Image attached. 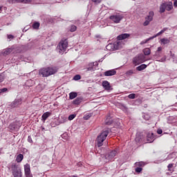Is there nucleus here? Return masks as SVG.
I'll return each mask as SVG.
<instances>
[{
  "label": "nucleus",
  "instance_id": "nucleus-6",
  "mask_svg": "<svg viewBox=\"0 0 177 177\" xmlns=\"http://www.w3.org/2000/svg\"><path fill=\"white\" fill-rule=\"evenodd\" d=\"M110 20L115 23V24H118L124 19V15L117 12L109 17Z\"/></svg>",
  "mask_w": 177,
  "mask_h": 177
},
{
  "label": "nucleus",
  "instance_id": "nucleus-51",
  "mask_svg": "<svg viewBox=\"0 0 177 177\" xmlns=\"http://www.w3.org/2000/svg\"><path fill=\"white\" fill-rule=\"evenodd\" d=\"M172 167H174V164H169V165L167 166L169 169H171V168H172Z\"/></svg>",
  "mask_w": 177,
  "mask_h": 177
},
{
  "label": "nucleus",
  "instance_id": "nucleus-4",
  "mask_svg": "<svg viewBox=\"0 0 177 177\" xmlns=\"http://www.w3.org/2000/svg\"><path fill=\"white\" fill-rule=\"evenodd\" d=\"M67 46H68V41H67V39L62 40L57 46L59 53L63 55V53L67 50Z\"/></svg>",
  "mask_w": 177,
  "mask_h": 177
},
{
  "label": "nucleus",
  "instance_id": "nucleus-52",
  "mask_svg": "<svg viewBox=\"0 0 177 177\" xmlns=\"http://www.w3.org/2000/svg\"><path fill=\"white\" fill-rule=\"evenodd\" d=\"M93 64H94V67H96L99 65V64L97 63V62H91Z\"/></svg>",
  "mask_w": 177,
  "mask_h": 177
},
{
  "label": "nucleus",
  "instance_id": "nucleus-48",
  "mask_svg": "<svg viewBox=\"0 0 177 177\" xmlns=\"http://www.w3.org/2000/svg\"><path fill=\"white\" fill-rule=\"evenodd\" d=\"M8 39H13V38H15V37L12 35H8Z\"/></svg>",
  "mask_w": 177,
  "mask_h": 177
},
{
  "label": "nucleus",
  "instance_id": "nucleus-23",
  "mask_svg": "<svg viewBox=\"0 0 177 177\" xmlns=\"http://www.w3.org/2000/svg\"><path fill=\"white\" fill-rule=\"evenodd\" d=\"M173 8L174 6H172V2H166V10H168V12H169V10H171Z\"/></svg>",
  "mask_w": 177,
  "mask_h": 177
},
{
  "label": "nucleus",
  "instance_id": "nucleus-7",
  "mask_svg": "<svg viewBox=\"0 0 177 177\" xmlns=\"http://www.w3.org/2000/svg\"><path fill=\"white\" fill-rule=\"evenodd\" d=\"M143 62H145V59L142 55H138L133 59V64L135 66H139V64H141V63Z\"/></svg>",
  "mask_w": 177,
  "mask_h": 177
},
{
  "label": "nucleus",
  "instance_id": "nucleus-11",
  "mask_svg": "<svg viewBox=\"0 0 177 177\" xmlns=\"http://www.w3.org/2000/svg\"><path fill=\"white\" fill-rule=\"evenodd\" d=\"M117 156V151L114 150L111 151L106 156V158L108 161H111Z\"/></svg>",
  "mask_w": 177,
  "mask_h": 177
},
{
  "label": "nucleus",
  "instance_id": "nucleus-40",
  "mask_svg": "<svg viewBox=\"0 0 177 177\" xmlns=\"http://www.w3.org/2000/svg\"><path fill=\"white\" fill-rule=\"evenodd\" d=\"M143 169L142 167H136L135 171L137 172V174H140V171H142Z\"/></svg>",
  "mask_w": 177,
  "mask_h": 177
},
{
  "label": "nucleus",
  "instance_id": "nucleus-22",
  "mask_svg": "<svg viewBox=\"0 0 177 177\" xmlns=\"http://www.w3.org/2000/svg\"><path fill=\"white\" fill-rule=\"evenodd\" d=\"M166 30H168V28H164L159 32H158L156 35H155L154 36H152L153 39H154V38H157V37L161 35V34H163V32H165Z\"/></svg>",
  "mask_w": 177,
  "mask_h": 177
},
{
  "label": "nucleus",
  "instance_id": "nucleus-29",
  "mask_svg": "<svg viewBox=\"0 0 177 177\" xmlns=\"http://www.w3.org/2000/svg\"><path fill=\"white\" fill-rule=\"evenodd\" d=\"M31 0H12V3H15L16 2L20 3L24 2V3H28V2H30Z\"/></svg>",
  "mask_w": 177,
  "mask_h": 177
},
{
  "label": "nucleus",
  "instance_id": "nucleus-17",
  "mask_svg": "<svg viewBox=\"0 0 177 177\" xmlns=\"http://www.w3.org/2000/svg\"><path fill=\"white\" fill-rule=\"evenodd\" d=\"M96 70V67H95V64L90 63L88 64V67L86 68V71H95Z\"/></svg>",
  "mask_w": 177,
  "mask_h": 177
},
{
  "label": "nucleus",
  "instance_id": "nucleus-1",
  "mask_svg": "<svg viewBox=\"0 0 177 177\" xmlns=\"http://www.w3.org/2000/svg\"><path fill=\"white\" fill-rule=\"evenodd\" d=\"M57 70L58 69L56 67L43 68L39 70V75H42V77H49V75L56 74Z\"/></svg>",
  "mask_w": 177,
  "mask_h": 177
},
{
  "label": "nucleus",
  "instance_id": "nucleus-9",
  "mask_svg": "<svg viewBox=\"0 0 177 177\" xmlns=\"http://www.w3.org/2000/svg\"><path fill=\"white\" fill-rule=\"evenodd\" d=\"M20 127H21L20 122L15 121L11 123L8 128L10 131H19V129H20Z\"/></svg>",
  "mask_w": 177,
  "mask_h": 177
},
{
  "label": "nucleus",
  "instance_id": "nucleus-34",
  "mask_svg": "<svg viewBox=\"0 0 177 177\" xmlns=\"http://www.w3.org/2000/svg\"><path fill=\"white\" fill-rule=\"evenodd\" d=\"M92 117V114H91V113H86V115H84V120H88V119H89L90 118H91Z\"/></svg>",
  "mask_w": 177,
  "mask_h": 177
},
{
  "label": "nucleus",
  "instance_id": "nucleus-42",
  "mask_svg": "<svg viewBox=\"0 0 177 177\" xmlns=\"http://www.w3.org/2000/svg\"><path fill=\"white\" fill-rule=\"evenodd\" d=\"M92 2H94V3H95L96 5H97V3H100L102 2V0H91Z\"/></svg>",
  "mask_w": 177,
  "mask_h": 177
},
{
  "label": "nucleus",
  "instance_id": "nucleus-18",
  "mask_svg": "<svg viewBox=\"0 0 177 177\" xmlns=\"http://www.w3.org/2000/svg\"><path fill=\"white\" fill-rule=\"evenodd\" d=\"M147 140L149 142V143H151L154 139V133H149L147 136Z\"/></svg>",
  "mask_w": 177,
  "mask_h": 177
},
{
  "label": "nucleus",
  "instance_id": "nucleus-19",
  "mask_svg": "<svg viewBox=\"0 0 177 177\" xmlns=\"http://www.w3.org/2000/svg\"><path fill=\"white\" fill-rule=\"evenodd\" d=\"M167 9V3H162L160 6V12L164 13L165 12V10Z\"/></svg>",
  "mask_w": 177,
  "mask_h": 177
},
{
  "label": "nucleus",
  "instance_id": "nucleus-43",
  "mask_svg": "<svg viewBox=\"0 0 177 177\" xmlns=\"http://www.w3.org/2000/svg\"><path fill=\"white\" fill-rule=\"evenodd\" d=\"M7 91H8L7 88H1V89H0V93H3L6 92Z\"/></svg>",
  "mask_w": 177,
  "mask_h": 177
},
{
  "label": "nucleus",
  "instance_id": "nucleus-31",
  "mask_svg": "<svg viewBox=\"0 0 177 177\" xmlns=\"http://www.w3.org/2000/svg\"><path fill=\"white\" fill-rule=\"evenodd\" d=\"M82 102V99L81 97H77L75 100H73V104H80Z\"/></svg>",
  "mask_w": 177,
  "mask_h": 177
},
{
  "label": "nucleus",
  "instance_id": "nucleus-46",
  "mask_svg": "<svg viewBox=\"0 0 177 177\" xmlns=\"http://www.w3.org/2000/svg\"><path fill=\"white\" fill-rule=\"evenodd\" d=\"M166 60H167V57H165L160 59V60H158V62H166Z\"/></svg>",
  "mask_w": 177,
  "mask_h": 177
},
{
  "label": "nucleus",
  "instance_id": "nucleus-21",
  "mask_svg": "<svg viewBox=\"0 0 177 177\" xmlns=\"http://www.w3.org/2000/svg\"><path fill=\"white\" fill-rule=\"evenodd\" d=\"M171 41L168 38H162L160 39V44L162 45H168Z\"/></svg>",
  "mask_w": 177,
  "mask_h": 177
},
{
  "label": "nucleus",
  "instance_id": "nucleus-20",
  "mask_svg": "<svg viewBox=\"0 0 177 177\" xmlns=\"http://www.w3.org/2000/svg\"><path fill=\"white\" fill-rule=\"evenodd\" d=\"M50 115V112H46L44 113L41 116V121L45 122L46 121V119Z\"/></svg>",
  "mask_w": 177,
  "mask_h": 177
},
{
  "label": "nucleus",
  "instance_id": "nucleus-37",
  "mask_svg": "<svg viewBox=\"0 0 177 177\" xmlns=\"http://www.w3.org/2000/svg\"><path fill=\"white\" fill-rule=\"evenodd\" d=\"M162 50V47H158L157 51L156 52L155 56H160V54L158 53V52H161Z\"/></svg>",
  "mask_w": 177,
  "mask_h": 177
},
{
  "label": "nucleus",
  "instance_id": "nucleus-32",
  "mask_svg": "<svg viewBox=\"0 0 177 177\" xmlns=\"http://www.w3.org/2000/svg\"><path fill=\"white\" fill-rule=\"evenodd\" d=\"M39 22H35L32 24V28H34V30H38V28H39Z\"/></svg>",
  "mask_w": 177,
  "mask_h": 177
},
{
  "label": "nucleus",
  "instance_id": "nucleus-38",
  "mask_svg": "<svg viewBox=\"0 0 177 177\" xmlns=\"http://www.w3.org/2000/svg\"><path fill=\"white\" fill-rule=\"evenodd\" d=\"M80 78H81V75H76L74 76L73 80H74L75 81H78V80H80Z\"/></svg>",
  "mask_w": 177,
  "mask_h": 177
},
{
  "label": "nucleus",
  "instance_id": "nucleus-8",
  "mask_svg": "<svg viewBox=\"0 0 177 177\" xmlns=\"http://www.w3.org/2000/svg\"><path fill=\"white\" fill-rule=\"evenodd\" d=\"M153 17H154V12L150 11L149 15L145 17V21L143 23V26H149L150 21H153Z\"/></svg>",
  "mask_w": 177,
  "mask_h": 177
},
{
  "label": "nucleus",
  "instance_id": "nucleus-55",
  "mask_svg": "<svg viewBox=\"0 0 177 177\" xmlns=\"http://www.w3.org/2000/svg\"><path fill=\"white\" fill-rule=\"evenodd\" d=\"M2 10V6H0V12Z\"/></svg>",
  "mask_w": 177,
  "mask_h": 177
},
{
  "label": "nucleus",
  "instance_id": "nucleus-3",
  "mask_svg": "<svg viewBox=\"0 0 177 177\" xmlns=\"http://www.w3.org/2000/svg\"><path fill=\"white\" fill-rule=\"evenodd\" d=\"M11 171L14 177L23 176V172H21V169L17 164H12L11 165Z\"/></svg>",
  "mask_w": 177,
  "mask_h": 177
},
{
  "label": "nucleus",
  "instance_id": "nucleus-24",
  "mask_svg": "<svg viewBox=\"0 0 177 177\" xmlns=\"http://www.w3.org/2000/svg\"><path fill=\"white\" fill-rule=\"evenodd\" d=\"M21 103V99L15 100L12 102V107H17V106H19V104H20Z\"/></svg>",
  "mask_w": 177,
  "mask_h": 177
},
{
  "label": "nucleus",
  "instance_id": "nucleus-39",
  "mask_svg": "<svg viewBox=\"0 0 177 177\" xmlns=\"http://www.w3.org/2000/svg\"><path fill=\"white\" fill-rule=\"evenodd\" d=\"M75 114H72V115H70L68 116V120L69 121H72V120L75 119Z\"/></svg>",
  "mask_w": 177,
  "mask_h": 177
},
{
  "label": "nucleus",
  "instance_id": "nucleus-53",
  "mask_svg": "<svg viewBox=\"0 0 177 177\" xmlns=\"http://www.w3.org/2000/svg\"><path fill=\"white\" fill-rule=\"evenodd\" d=\"M95 38H97V40L99 41V39H100L102 37L100 35H95Z\"/></svg>",
  "mask_w": 177,
  "mask_h": 177
},
{
  "label": "nucleus",
  "instance_id": "nucleus-33",
  "mask_svg": "<svg viewBox=\"0 0 177 177\" xmlns=\"http://www.w3.org/2000/svg\"><path fill=\"white\" fill-rule=\"evenodd\" d=\"M151 39H153L152 37H149V38H148V39L141 41L140 42V45H145V44H147L148 41H151Z\"/></svg>",
  "mask_w": 177,
  "mask_h": 177
},
{
  "label": "nucleus",
  "instance_id": "nucleus-30",
  "mask_svg": "<svg viewBox=\"0 0 177 177\" xmlns=\"http://www.w3.org/2000/svg\"><path fill=\"white\" fill-rule=\"evenodd\" d=\"M136 167H145L146 165V162H136L135 163Z\"/></svg>",
  "mask_w": 177,
  "mask_h": 177
},
{
  "label": "nucleus",
  "instance_id": "nucleus-49",
  "mask_svg": "<svg viewBox=\"0 0 177 177\" xmlns=\"http://www.w3.org/2000/svg\"><path fill=\"white\" fill-rule=\"evenodd\" d=\"M157 133H158V135H161V133H162V130L161 129H158Z\"/></svg>",
  "mask_w": 177,
  "mask_h": 177
},
{
  "label": "nucleus",
  "instance_id": "nucleus-15",
  "mask_svg": "<svg viewBox=\"0 0 177 177\" xmlns=\"http://www.w3.org/2000/svg\"><path fill=\"white\" fill-rule=\"evenodd\" d=\"M12 52H13V48H6L2 51V55H3V56H8V55H10Z\"/></svg>",
  "mask_w": 177,
  "mask_h": 177
},
{
  "label": "nucleus",
  "instance_id": "nucleus-50",
  "mask_svg": "<svg viewBox=\"0 0 177 177\" xmlns=\"http://www.w3.org/2000/svg\"><path fill=\"white\" fill-rule=\"evenodd\" d=\"M3 80H5V78L3 77V75H0V82H3Z\"/></svg>",
  "mask_w": 177,
  "mask_h": 177
},
{
  "label": "nucleus",
  "instance_id": "nucleus-12",
  "mask_svg": "<svg viewBox=\"0 0 177 177\" xmlns=\"http://www.w3.org/2000/svg\"><path fill=\"white\" fill-rule=\"evenodd\" d=\"M115 74H117V71L114 69L104 72L105 77H111L112 75H115Z\"/></svg>",
  "mask_w": 177,
  "mask_h": 177
},
{
  "label": "nucleus",
  "instance_id": "nucleus-47",
  "mask_svg": "<svg viewBox=\"0 0 177 177\" xmlns=\"http://www.w3.org/2000/svg\"><path fill=\"white\" fill-rule=\"evenodd\" d=\"M28 142H29V143H32V138H31V136H28Z\"/></svg>",
  "mask_w": 177,
  "mask_h": 177
},
{
  "label": "nucleus",
  "instance_id": "nucleus-28",
  "mask_svg": "<svg viewBox=\"0 0 177 177\" xmlns=\"http://www.w3.org/2000/svg\"><path fill=\"white\" fill-rule=\"evenodd\" d=\"M23 158H24L23 154H19L16 158L17 162H21V161H23Z\"/></svg>",
  "mask_w": 177,
  "mask_h": 177
},
{
  "label": "nucleus",
  "instance_id": "nucleus-13",
  "mask_svg": "<svg viewBox=\"0 0 177 177\" xmlns=\"http://www.w3.org/2000/svg\"><path fill=\"white\" fill-rule=\"evenodd\" d=\"M130 37H131L130 34L124 33L118 36V39L119 41H122V39H127V38H129Z\"/></svg>",
  "mask_w": 177,
  "mask_h": 177
},
{
  "label": "nucleus",
  "instance_id": "nucleus-10",
  "mask_svg": "<svg viewBox=\"0 0 177 177\" xmlns=\"http://www.w3.org/2000/svg\"><path fill=\"white\" fill-rule=\"evenodd\" d=\"M24 172L26 177H32V174H31V168L30 167V165L28 163L24 165Z\"/></svg>",
  "mask_w": 177,
  "mask_h": 177
},
{
  "label": "nucleus",
  "instance_id": "nucleus-54",
  "mask_svg": "<svg viewBox=\"0 0 177 177\" xmlns=\"http://www.w3.org/2000/svg\"><path fill=\"white\" fill-rule=\"evenodd\" d=\"M174 5L176 6V8L177 7V0L174 1Z\"/></svg>",
  "mask_w": 177,
  "mask_h": 177
},
{
  "label": "nucleus",
  "instance_id": "nucleus-35",
  "mask_svg": "<svg viewBox=\"0 0 177 177\" xmlns=\"http://www.w3.org/2000/svg\"><path fill=\"white\" fill-rule=\"evenodd\" d=\"M77 30V26L73 25L71 26V29H70V31L71 32H74V31H75Z\"/></svg>",
  "mask_w": 177,
  "mask_h": 177
},
{
  "label": "nucleus",
  "instance_id": "nucleus-14",
  "mask_svg": "<svg viewBox=\"0 0 177 177\" xmlns=\"http://www.w3.org/2000/svg\"><path fill=\"white\" fill-rule=\"evenodd\" d=\"M102 86L106 91H110V88H111V86L108 81L102 82Z\"/></svg>",
  "mask_w": 177,
  "mask_h": 177
},
{
  "label": "nucleus",
  "instance_id": "nucleus-45",
  "mask_svg": "<svg viewBox=\"0 0 177 177\" xmlns=\"http://www.w3.org/2000/svg\"><path fill=\"white\" fill-rule=\"evenodd\" d=\"M62 122H66V121H67V118L64 117V116H62Z\"/></svg>",
  "mask_w": 177,
  "mask_h": 177
},
{
  "label": "nucleus",
  "instance_id": "nucleus-36",
  "mask_svg": "<svg viewBox=\"0 0 177 177\" xmlns=\"http://www.w3.org/2000/svg\"><path fill=\"white\" fill-rule=\"evenodd\" d=\"M129 99H135L136 97V94L131 93L128 95Z\"/></svg>",
  "mask_w": 177,
  "mask_h": 177
},
{
  "label": "nucleus",
  "instance_id": "nucleus-41",
  "mask_svg": "<svg viewBox=\"0 0 177 177\" xmlns=\"http://www.w3.org/2000/svg\"><path fill=\"white\" fill-rule=\"evenodd\" d=\"M127 75H132L133 74V70H129L126 73Z\"/></svg>",
  "mask_w": 177,
  "mask_h": 177
},
{
  "label": "nucleus",
  "instance_id": "nucleus-27",
  "mask_svg": "<svg viewBox=\"0 0 177 177\" xmlns=\"http://www.w3.org/2000/svg\"><path fill=\"white\" fill-rule=\"evenodd\" d=\"M143 53L145 56H149L151 53V50L149 48H146L143 49Z\"/></svg>",
  "mask_w": 177,
  "mask_h": 177
},
{
  "label": "nucleus",
  "instance_id": "nucleus-5",
  "mask_svg": "<svg viewBox=\"0 0 177 177\" xmlns=\"http://www.w3.org/2000/svg\"><path fill=\"white\" fill-rule=\"evenodd\" d=\"M121 48H122V43L120 41L114 44H109L106 46V50L109 51L118 50V49H121Z\"/></svg>",
  "mask_w": 177,
  "mask_h": 177
},
{
  "label": "nucleus",
  "instance_id": "nucleus-26",
  "mask_svg": "<svg viewBox=\"0 0 177 177\" xmlns=\"http://www.w3.org/2000/svg\"><path fill=\"white\" fill-rule=\"evenodd\" d=\"M146 67H147V65L143 64H141V65H140L139 66H138V67L136 68V70H137L138 71H142L145 70V68H146Z\"/></svg>",
  "mask_w": 177,
  "mask_h": 177
},
{
  "label": "nucleus",
  "instance_id": "nucleus-25",
  "mask_svg": "<svg viewBox=\"0 0 177 177\" xmlns=\"http://www.w3.org/2000/svg\"><path fill=\"white\" fill-rule=\"evenodd\" d=\"M77 96H78V94L75 92H71L69 93V99H71V100H73V99H75Z\"/></svg>",
  "mask_w": 177,
  "mask_h": 177
},
{
  "label": "nucleus",
  "instance_id": "nucleus-44",
  "mask_svg": "<svg viewBox=\"0 0 177 177\" xmlns=\"http://www.w3.org/2000/svg\"><path fill=\"white\" fill-rule=\"evenodd\" d=\"M142 117L144 120H146L147 121L149 120V119L150 118V116H149V115H144Z\"/></svg>",
  "mask_w": 177,
  "mask_h": 177
},
{
  "label": "nucleus",
  "instance_id": "nucleus-56",
  "mask_svg": "<svg viewBox=\"0 0 177 177\" xmlns=\"http://www.w3.org/2000/svg\"><path fill=\"white\" fill-rule=\"evenodd\" d=\"M73 177H78V176H73Z\"/></svg>",
  "mask_w": 177,
  "mask_h": 177
},
{
  "label": "nucleus",
  "instance_id": "nucleus-16",
  "mask_svg": "<svg viewBox=\"0 0 177 177\" xmlns=\"http://www.w3.org/2000/svg\"><path fill=\"white\" fill-rule=\"evenodd\" d=\"M105 124L106 125H111L113 124V119L110 116V115H108L105 120Z\"/></svg>",
  "mask_w": 177,
  "mask_h": 177
},
{
  "label": "nucleus",
  "instance_id": "nucleus-2",
  "mask_svg": "<svg viewBox=\"0 0 177 177\" xmlns=\"http://www.w3.org/2000/svg\"><path fill=\"white\" fill-rule=\"evenodd\" d=\"M109 136V130H104L97 138V145L98 147L103 146V142L106 140V138Z\"/></svg>",
  "mask_w": 177,
  "mask_h": 177
}]
</instances>
